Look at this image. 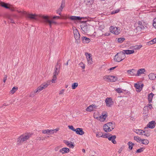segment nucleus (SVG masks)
<instances>
[{
    "label": "nucleus",
    "instance_id": "obj_51",
    "mask_svg": "<svg viewBox=\"0 0 156 156\" xmlns=\"http://www.w3.org/2000/svg\"><path fill=\"white\" fill-rule=\"evenodd\" d=\"M110 32H107V33L105 34H103L102 35H103L104 36H108L110 35Z\"/></svg>",
    "mask_w": 156,
    "mask_h": 156
},
{
    "label": "nucleus",
    "instance_id": "obj_49",
    "mask_svg": "<svg viewBox=\"0 0 156 156\" xmlns=\"http://www.w3.org/2000/svg\"><path fill=\"white\" fill-rule=\"evenodd\" d=\"M119 9H117L113 11L111 13H112V14H114L118 12H119Z\"/></svg>",
    "mask_w": 156,
    "mask_h": 156
},
{
    "label": "nucleus",
    "instance_id": "obj_62",
    "mask_svg": "<svg viewBox=\"0 0 156 156\" xmlns=\"http://www.w3.org/2000/svg\"><path fill=\"white\" fill-rule=\"evenodd\" d=\"M142 47V45H139V46H138V47L136 48L137 49H139L141 48Z\"/></svg>",
    "mask_w": 156,
    "mask_h": 156
},
{
    "label": "nucleus",
    "instance_id": "obj_64",
    "mask_svg": "<svg viewBox=\"0 0 156 156\" xmlns=\"http://www.w3.org/2000/svg\"><path fill=\"white\" fill-rule=\"evenodd\" d=\"M115 68H116V67H112L109 69V70H112L113 69Z\"/></svg>",
    "mask_w": 156,
    "mask_h": 156
},
{
    "label": "nucleus",
    "instance_id": "obj_7",
    "mask_svg": "<svg viewBox=\"0 0 156 156\" xmlns=\"http://www.w3.org/2000/svg\"><path fill=\"white\" fill-rule=\"evenodd\" d=\"M58 63H57V65L55 67V71L53 73V78L51 80L52 83L55 82V81L57 79L56 76L58 74L59 72V68L60 67V66L58 65Z\"/></svg>",
    "mask_w": 156,
    "mask_h": 156
},
{
    "label": "nucleus",
    "instance_id": "obj_8",
    "mask_svg": "<svg viewBox=\"0 0 156 156\" xmlns=\"http://www.w3.org/2000/svg\"><path fill=\"white\" fill-rule=\"evenodd\" d=\"M133 131L138 134L140 135H144L146 136H149L150 135V133L149 132H146V130H143L140 129H133Z\"/></svg>",
    "mask_w": 156,
    "mask_h": 156
},
{
    "label": "nucleus",
    "instance_id": "obj_32",
    "mask_svg": "<svg viewBox=\"0 0 156 156\" xmlns=\"http://www.w3.org/2000/svg\"><path fill=\"white\" fill-rule=\"evenodd\" d=\"M128 145L129 146V148L131 150L132 149L133 146L134 145V144L131 142H129L128 143Z\"/></svg>",
    "mask_w": 156,
    "mask_h": 156
},
{
    "label": "nucleus",
    "instance_id": "obj_4",
    "mask_svg": "<svg viewBox=\"0 0 156 156\" xmlns=\"http://www.w3.org/2000/svg\"><path fill=\"white\" fill-rule=\"evenodd\" d=\"M40 16L43 19V22L45 24H48L50 27H51L52 24L57 23L56 22L53 20H50V17L48 16Z\"/></svg>",
    "mask_w": 156,
    "mask_h": 156
},
{
    "label": "nucleus",
    "instance_id": "obj_48",
    "mask_svg": "<svg viewBox=\"0 0 156 156\" xmlns=\"http://www.w3.org/2000/svg\"><path fill=\"white\" fill-rule=\"evenodd\" d=\"M153 26L156 29V18L153 20Z\"/></svg>",
    "mask_w": 156,
    "mask_h": 156
},
{
    "label": "nucleus",
    "instance_id": "obj_42",
    "mask_svg": "<svg viewBox=\"0 0 156 156\" xmlns=\"http://www.w3.org/2000/svg\"><path fill=\"white\" fill-rule=\"evenodd\" d=\"M86 110L88 112H91L93 110V108H92V107L91 105H90L89 107H88L86 109Z\"/></svg>",
    "mask_w": 156,
    "mask_h": 156
},
{
    "label": "nucleus",
    "instance_id": "obj_22",
    "mask_svg": "<svg viewBox=\"0 0 156 156\" xmlns=\"http://www.w3.org/2000/svg\"><path fill=\"white\" fill-rule=\"evenodd\" d=\"M42 132L44 134L47 133L48 134H52L54 133V130L49 129L44 130H42Z\"/></svg>",
    "mask_w": 156,
    "mask_h": 156
},
{
    "label": "nucleus",
    "instance_id": "obj_35",
    "mask_svg": "<svg viewBox=\"0 0 156 156\" xmlns=\"http://www.w3.org/2000/svg\"><path fill=\"white\" fill-rule=\"evenodd\" d=\"M134 140H136L137 142L139 143H141L142 140L140 137H138L137 136H134Z\"/></svg>",
    "mask_w": 156,
    "mask_h": 156
},
{
    "label": "nucleus",
    "instance_id": "obj_43",
    "mask_svg": "<svg viewBox=\"0 0 156 156\" xmlns=\"http://www.w3.org/2000/svg\"><path fill=\"white\" fill-rule=\"evenodd\" d=\"M125 40V38H119L118 39V42L119 43H122Z\"/></svg>",
    "mask_w": 156,
    "mask_h": 156
},
{
    "label": "nucleus",
    "instance_id": "obj_33",
    "mask_svg": "<svg viewBox=\"0 0 156 156\" xmlns=\"http://www.w3.org/2000/svg\"><path fill=\"white\" fill-rule=\"evenodd\" d=\"M50 81L49 82H48L47 83H44L41 84V85L42 86L43 88L44 89L46 88L49 84H50Z\"/></svg>",
    "mask_w": 156,
    "mask_h": 156
},
{
    "label": "nucleus",
    "instance_id": "obj_12",
    "mask_svg": "<svg viewBox=\"0 0 156 156\" xmlns=\"http://www.w3.org/2000/svg\"><path fill=\"white\" fill-rule=\"evenodd\" d=\"M82 31L85 33H87L90 29V26L89 24L84 23L80 26Z\"/></svg>",
    "mask_w": 156,
    "mask_h": 156
},
{
    "label": "nucleus",
    "instance_id": "obj_15",
    "mask_svg": "<svg viewBox=\"0 0 156 156\" xmlns=\"http://www.w3.org/2000/svg\"><path fill=\"white\" fill-rule=\"evenodd\" d=\"M105 102L106 105L108 107H111L113 104V102L112 101V99L110 98H107L105 100Z\"/></svg>",
    "mask_w": 156,
    "mask_h": 156
},
{
    "label": "nucleus",
    "instance_id": "obj_19",
    "mask_svg": "<svg viewBox=\"0 0 156 156\" xmlns=\"http://www.w3.org/2000/svg\"><path fill=\"white\" fill-rule=\"evenodd\" d=\"M64 143L66 144L68 147L70 148H73L74 147V145L72 144V143L67 140H64L63 141Z\"/></svg>",
    "mask_w": 156,
    "mask_h": 156
},
{
    "label": "nucleus",
    "instance_id": "obj_5",
    "mask_svg": "<svg viewBox=\"0 0 156 156\" xmlns=\"http://www.w3.org/2000/svg\"><path fill=\"white\" fill-rule=\"evenodd\" d=\"M126 57V56L123 52L120 51L117 53L114 56V59L115 61L120 62Z\"/></svg>",
    "mask_w": 156,
    "mask_h": 156
},
{
    "label": "nucleus",
    "instance_id": "obj_14",
    "mask_svg": "<svg viewBox=\"0 0 156 156\" xmlns=\"http://www.w3.org/2000/svg\"><path fill=\"white\" fill-rule=\"evenodd\" d=\"M65 6V0H62V1L61 5L59 8L56 11V13L61 15V12L62 11Z\"/></svg>",
    "mask_w": 156,
    "mask_h": 156
},
{
    "label": "nucleus",
    "instance_id": "obj_26",
    "mask_svg": "<svg viewBox=\"0 0 156 156\" xmlns=\"http://www.w3.org/2000/svg\"><path fill=\"white\" fill-rule=\"evenodd\" d=\"M145 72V70L144 69H141L138 70L137 74L136 76H139L141 74L144 73Z\"/></svg>",
    "mask_w": 156,
    "mask_h": 156
},
{
    "label": "nucleus",
    "instance_id": "obj_52",
    "mask_svg": "<svg viewBox=\"0 0 156 156\" xmlns=\"http://www.w3.org/2000/svg\"><path fill=\"white\" fill-rule=\"evenodd\" d=\"M7 79V76L6 75H5L3 80L4 82L5 83V81Z\"/></svg>",
    "mask_w": 156,
    "mask_h": 156
},
{
    "label": "nucleus",
    "instance_id": "obj_3",
    "mask_svg": "<svg viewBox=\"0 0 156 156\" xmlns=\"http://www.w3.org/2000/svg\"><path fill=\"white\" fill-rule=\"evenodd\" d=\"M30 137V135L28 134L22 135L17 139V144L19 145L22 144L24 142L28 140Z\"/></svg>",
    "mask_w": 156,
    "mask_h": 156
},
{
    "label": "nucleus",
    "instance_id": "obj_10",
    "mask_svg": "<svg viewBox=\"0 0 156 156\" xmlns=\"http://www.w3.org/2000/svg\"><path fill=\"white\" fill-rule=\"evenodd\" d=\"M74 36L76 40V42L77 43H79L80 41V35L78 30L75 28L73 29Z\"/></svg>",
    "mask_w": 156,
    "mask_h": 156
},
{
    "label": "nucleus",
    "instance_id": "obj_37",
    "mask_svg": "<svg viewBox=\"0 0 156 156\" xmlns=\"http://www.w3.org/2000/svg\"><path fill=\"white\" fill-rule=\"evenodd\" d=\"M93 0H84L85 2L87 5H90L93 2Z\"/></svg>",
    "mask_w": 156,
    "mask_h": 156
},
{
    "label": "nucleus",
    "instance_id": "obj_59",
    "mask_svg": "<svg viewBox=\"0 0 156 156\" xmlns=\"http://www.w3.org/2000/svg\"><path fill=\"white\" fill-rule=\"evenodd\" d=\"M94 118L98 119V120H99V117H97L95 115H94Z\"/></svg>",
    "mask_w": 156,
    "mask_h": 156
},
{
    "label": "nucleus",
    "instance_id": "obj_53",
    "mask_svg": "<svg viewBox=\"0 0 156 156\" xmlns=\"http://www.w3.org/2000/svg\"><path fill=\"white\" fill-rule=\"evenodd\" d=\"M10 11H15L16 10L15 9H14V8L12 6H11V5H10Z\"/></svg>",
    "mask_w": 156,
    "mask_h": 156
},
{
    "label": "nucleus",
    "instance_id": "obj_54",
    "mask_svg": "<svg viewBox=\"0 0 156 156\" xmlns=\"http://www.w3.org/2000/svg\"><path fill=\"white\" fill-rule=\"evenodd\" d=\"M64 91V89L62 90H60V91L59 93V94H62L63 93Z\"/></svg>",
    "mask_w": 156,
    "mask_h": 156
},
{
    "label": "nucleus",
    "instance_id": "obj_28",
    "mask_svg": "<svg viewBox=\"0 0 156 156\" xmlns=\"http://www.w3.org/2000/svg\"><path fill=\"white\" fill-rule=\"evenodd\" d=\"M148 77L151 80H154L156 79V74L151 73L148 75Z\"/></svg>",
    "mask_w": 156,
    "mask_h": 156
},
{
    "label": "nucleus",
    "instance_id": "obj_20",
    "mask_svg": "<svg viewBox=\"0 0 156 156\" xmlns=\"http://www.w3.org/2000/svg\"><path fill=\"white\" fill-rule=\"evenodd\" d=\"M76 133L77 134L81 135H83L84 133V132L81 128H76Z\"/></svg>",
    "mask_w": 156,
    "mask_h": 156
},
{
    "label": "nucleus",
    "instance_id": "obj_21",
    "mask_svg": "<svg viewBox=\"0 0 156 156\" xmlns=\"http://www.w3.org/2000/svg\"><path fill=\"white\" fill-rule=\"evenodd\" d=\"M68 18L73 21L80 20H82V18L79 16H71Z\"/></svg>",
    "mask_w": 156,
    "mask_h": 156
},
{
    "label": "nucleus",
    "instance_id": "obj_2",
    "mask_svg": "<svg viewBox=\"0 0 156 156\" xmlns=\"http://www.w3.org/2000/svg\"><path fill=\"white\" fill-rule=\"evenodd\" d=\"M18 12L20 13L21 15H24L25 17L30 20H37V15L36 14H33L27 12L25 11H19L17 10Z\"/></svg>",
    "mask_w": 156,
    "mask_h": 156
},
{
    "label": "nucleus",
    "instance_id": "obj_56",
    "mask_svg": "<svg viewBox=\"0 0 156 156\" xmlns=\"http://www.w3.org/2000/svg\"><path fill=\"white\" fill-rule=\"evenodd\" d=\"M104 26L103 25H101L99 26V28H100V29H104Z\"/></svg>",
    "mask_w": 156,
    "mask_h": 156
},
{
    "label": "nucleus",
    "instance_id": "obj_61",
    "mask_svg": "<svg viewBox=\"0 0 156 156\" xmlns=\"http://www.w3.org/2000/svg\"><path fill=\"white\" fill-rule=\"evenodd\" d=\"M59 147H56L55 148V151H58V149H59Z\"/></svg>",
    "mask_w": 156,
    "mask_h": 156
},
{
    "label": "nucleus",
    "instance_id": "obj_50",
    "mask_svg": "<svg viewBox=\"0 0 156 156\" xmlns=\"http://www.w3.org/2000/svg\"><path fill=\"white\" fill-rule=\"evenodd\" d=\"M108 136L107 134H105L104 135H103V136H102V137H104V138H107L108 139V138L109 137V136Z\"/></svg>",
    "mask_w": 156,
    "mask_h": 156
},
{
    "label": "nucleus",
    "instance_id": "obj_60",
    "mask_svg": "<svg viewBox=\"0 0 156 156\" xmlns=\"http://www.w3.org/2000/svg\"><path fill=\"white\" fill-rule=\"evenodd\" d=\"M148 107L150 109H151L152 108V105L151 104L148 105Z\"/></svg>",
    "mask_w": 156,
    "mask_h": 156
},
{
    "label": "nucleus",
    "instance_id": "obj_31",
    "mask_svg": "<svg viewBox=\"0 0 156 156\" xmlns=\"http://www.w3.org/2000/svg\"><path fill=\"white\" fill-rule=\"evenodd\" d=\"M156 43V37L154 38L151 41H149L147 43V44L149 45H151L154 44Z\"/></svg>",
    "mask_w": 156,
    "mask_h": 156
},
{
    "label": "nucleus",
    "instance_id": "obj_58",
    "mask_svg": "<svg viewBox=\"0 0 156 156\" xmlns=\"http://www.w3.org/2000/svg\"><path fill=\"white\" fill-rule=\"evenodd\" d=\"M122 149H123V148L122 147H121L120 148V149L118 151L119 153L120 154L122 150Z\"/></svg>",
    "mask_w": 156,
    "mask_h": 156
},
{
    "label": "nucleus",
    "instance_id": "obj_23",
    "mask_svg": "<svg viewBox=\"0 0 156 156\" xmlns=\"http://www.w3.org/2000/svg\"><path fill=\"white\" fill-rule=\"evenodd\" d=\"M82 41L84 43H88L90 41V39L86 37H82Z\"/></svg>",
    "mask_w": 156,
    "mask_h": 156
},
{
    "label": "nucleus",
    "instance_id": "obj_34",
    "mask_svg": "<svg viewBox=\"0 0 156 156\" xmlns=\"http://www.w3.org/2000/svg\"><path fill=\"white\" fill-rule=\"evenodd\" d=\"M149 141L148 140L146 139H142L141 142V143L147 145L149 143Z\"/></svg>",
    "mask_w": 156,
    "mask_h": 156
},
{
    "label": "nucleus",
    "instance_id": "obj_55",
    "mask_svg": "<svg viewBox=\"0 0 156 156\" xmlns=\"http://www.w3.org/2000/svg\"><path fill=\"white\" fill-rule=\"evenodd\" d=\"M34 96V93L33 92H31L30 94L29 95V96L31 97H33Z\"/></svg>",
    "mask_w": 156,
    "mask_h": 156
},
{
    "label": "nucleus",
    "instance_id": "obj_16",
    "mask_svg": "<svg viewBox=\"0 0 156 156\" xmlns=\"http://www.w3.org/2000/svg\"><path fill=\"white\" fill-rule=\"evenodd\" d=\"M155 121H153L150 122L147 125V127H145V129L148 128L151 129H153L155 126Z\"/></svg>",
    "mask_w": 156,
    "mask_h": 156
},
{
    "label": "nucleus",
    "instance_id": "obj_18",
    "mask_svg": "<svg viewBox=\"0 0 156 156\" xmlns=\"http://www.w3.org/2000/svg\"><path fill=\"white\" fill-rule=\"evenodd\" d=\"M0 6L4 7L6 9H10V5L0 1Z\"/></svg>",
    "mask_w": 156,
    "mask_h": 156
},
{
    "label": "nucleus",
    "instance_id": "obj_44",
    "mask_svg": "<svg viewBox=\"0 0 156 156\" xmlns=\"http://www.w3.org/2000/svg\"><path fill=\"white\" fill-rule=\"evenodd\" d=\"M144 148L143 147L141 148L136 150V153H141L144 151Z\"/></svg>",
    "mask_w": 156,
    "mask_h": 156
},
{
    "label": "nucleus",
    "instance_id": "obj_63",
    "mask_svg": "<svg viewBox=\"0 0 156 156\" xmlns=\"http://www.w3.org/2000/svg\"><path fill=\"white\" fill-rule=\"evenodd\" d=\"M91 105V106L92 107V108H93H93H95L96 107V106L95 105Z\"/></svg>",
    "mask_w": 156,
    "mask_h": 156
},
{
    "label": "nucleus",
    "instance_id": "obj_9",
    "mask_svg": "<svg viewBox=\"0 0 156 156\" xmlns=\"http://www.w3.org/2000/svg\"><path fill=\"white\" fill-rule=\"evenodd\" d=\"M103 79L106 81L111 82H114L117 80V78L112 76H106L103 77Z\"/></svg>",
    "mask_w": 156,
    "mask_h": 156
},
{
    "label": "nucleus",
    "instance_id": "obj_47",
    "mask_svg": "<svg viewBox=\"0 0 156 156\" xmlns=\"http://www.w3.org/2000/svg\"><path fill=\"white\" fill-rule=\"evenodd\" d=\"M134 87L136 89H139L140 88V85L139 83H136L134 84Z\"/></svg>",
    "mask_w": 156,
    "mask_h": 156
},
{
    "label": "nucleus",
    "instance_id": "obj_38",
    "mask_svg": "<svg viewBox=\"0 0 156 156\" xmlns=\"http://www.w3.org/2000/svg\"><path fill=\"white\" fill-rule=\"evenodd\" d=\"M103 135V134L101 132H100L96 133V136L98 138L102 137Z\"/></svg>",
    "mask_w": 156,
    "mask_h": 156
},
{
    "label": "nucleus",
    "instance_id": "obj_30",
    "mask_svg": "<svg viewBox=\"0 0 156 156\" xmlns=\"http://www.w3.org/2000/svg\"><path fill=\"white\" fill-rule=\"evenodd\" d=\"M153 96L154 94L152 93H151L148 95V98L149 103L151 102Z\"/></svg>",
    "mask_w": 156,
    "mask_h": 156
},
{
    "label": "nucleus",
    "instance_id": "obj_24",
    "mask_svg": "<svg viewBox=\"0 0 156 156\" xmlns=\"http://www.w3.org/2000/svg\"><path fill=\"white\" fill-rule=\"evenodd\" d=\"M107 115L106 114H104L103 113L102 115L99 116V121L101 122H104L106 119Z\"/></svg>",
    "mask_w": 156,
    "mask_h": 156
},
{
    "label": "nucleus",
    "instance_id": "obj_41",
    "mask_svg": "<svg viewBox=\"0 0 156 156\" xmlns=\"http://www.w3.org/2000/svg\"><path fill=\"white\" fill-rule=\"evenodd\" d=\"M115 91H116L117 93H120L122 92V89L120 88H118L115 89Z\"/></svg>",
    "mask_w": 156,
    "mask_h": 156
},
{
    "label": "nucleus",
    "instance_id": "obj_17",
    "mask_svg": "<svg viewBox=\"0 0 156 156\" xmlns=\"http://www.w3.org/2000/svg\"><path fill=\"white\" fill-rule=\"evenodd\" d=\"M109 136L108 138V140L110 141H111L112 143L114 144L116 143V142L115 140L116 136L115 135H109Z\"/></svg>",
    "mask_w": 156,
    "mask_h": 156
},
{
    "label": "nucleus",
    "instance_id": "obj_13",
    "mask_svg": "<svg viewBox=\"0 0 156 156\" xmlns=\"http://www.w3.org/2000/svg\"><path fill=\"white\" fill-rule=\"evenodd\" d=\"M85 55L86 56L88 64L89 65L91 64L92 63L93 61L91 54L86 52L85 53Z\"/></svg>",
    "mask_w": 156,
    "mask_h": 156
},
{
    "label": "nucleus",
    "instance_id": "obj_25",
    "mask_svg": "<svg viewBox=\"0 0 156 156\" xmlns=\"http://www.w3.org/2000/svg\"><path fill=\"white\" fill-rule=\"evenodd\" d=\"M69 151V149L66 147H64L61 149L59 152H61L62 154H64L65 153H68Z\"/></svg>",
    "mask_w": 156,
    "mask_h": 156
},
{
    "label": "nucleus",
    "instance_id": "obj_36",
    "mask_svg": "<svg viewBox=\"0 0 156 156\" xmlns=\"http://www.w3.org/2000/svg\"><path fill=\"white\" fill-rule=\"evenodd\" d=\"M18 90L17 87H14L12 88V89L10 90V93L13 94L15 92H16Z\"/></svg>",
    "mask_w": 156,
    "mask_h": 156
},
{
    "label": "nucleus",
    "instance_id": "obj_39",
    "mask_svg": "<svg viewBox=\"0 0 156 156\" xmlns=\"http://www.w3.org/2000/svg\"><path fill=\"white\" fill-rule=\"evenodd\" d=\"M136 72V71L134 69H132L131 70H129L127 71V72L128 73H129L131 75H133Z\"/></svg>",
    "mask_w": 156,
    "mask_h": 156
},
{
    "label": "nucleus",
    "instance_id": "obj_29",
    "mask_svg": "<svg viewBox=\"0 0 156 156\" xmlns=\"http://www.w3.org/2000/svg\"><path fill=\"white\" fill-rule=\"evenodd\" d=\"M44 89V88H43V87L41 84L40 86H39L37 88V90H34V93H38Z\"/></svg>",
    "mask_w": 156,
    "mask_h": 156
},
{
    "label": "nucleus",
    "instance_id": "obj_1",
    "mask_svg": "<svg viewBox=\"0 0 156 156\" xmlns=\"http://www.w3.org/2000/svg\"><path fill=\"white\" fill-rule=\"evenodd\" d=\"M136 28L134 30V32L136 33L147 28V24L143 21H139L138 22Z\"/></svg>",
    "mask_w": 156,
    "mask_h": 156
},
{
    "label": "nucleus",
    "instance_id": "obj_45",
    "mask_svg": "<svg viewBox=\"0 0 156 156\" xmlns=\"http://www.w3.org/2000/svg\"><path fill=\"white\" fill-rule=\"evenodd\" d=\"M79 65L83 69H84L85 68V65L82 62H81L79 64Z\"/></svg>",
    "mask_w": 156,
    "mask_h": 156
},
{
    "label": "nucleus",
    "instance_id": "obj_6",
    "mask_svg": "<svg viewBox=\"0 0 156 156\" xmlns=\"http://www.w3.org/2000/svg\"><path fill=\"white\" fill-rule=\"evenodd\" d=\"M114 123L112 122H109L103 126V129L106 132H109L112 131L114 128L113 126V124Z\"/></svg>",
    "mask_w": 156,
    "mask_h": 156
},
{
    "label": "nucleus",
    "instance_id": "obj_57",
    "mask_svg": "<svg viewBox=\"0 0 156 156\" xmlns=\"http://www.w3.org/2000/svg\"><path fill=\"white\" fill-rule=\"evenodd\" d=\"M60 18V17L59 16H54L53 17V19H59Z\"/></svg>",
    "mask_w": 156,
    "mask_h": 156
},
{
    "label": "nucleus",
    "instance_id": "obj_46",
    "mask_svg": "<svg viewBox=\"0 0 156 156\" xmlns=\"http://www.w3.org/2000/svg\"><path fill=\"white\" fill-rule=\"evenodd\" d=\"M68 127L70 129L72 130L73 131L76 132V129H74L73 126H69Z\"/></svg>",
    "mask_w": 156,
    "mask_h": 156
},
{
    "label": "nucleus",
    "instance_id": "obj_11",
    "mask_svg": "<svg viewBox=\"0 0 156 156\" xmlns=\"http://www.w3.org/2000/svg\"><path fill=\"white\" fill-rule=\"evenodd\" d=\"M109 30L112 33L116 35H118L120 32L119 27H116L114 26H111L109 28Z\"/></svg>",
    "mask_w": 156,
    "mask_h": 156
},
{
    "label": "nucleus",
    "instance_id": "obj_40",
    "mask_svg": "<svg viewBox=\"0 0 156 156\" xmlns=\"http://www.w3.org/2000/svg\"><path fill=\"white\" fill-rule=\"evenodd\" d=\"M78 86V83H73L72 86V89H75Z\"/></svg>",
    "mask_w": 156,
    "mask_h": 156
},
{
    "label": "nucleus",
    "instance_id": "obj_27",
    "mask_svg": "<svg viewBox=\"0 0 156 156\" xmlns=\"http://www.w3.org/2000/svg\"><path fill=\"white\" fill-rule=\"evenodd\" d=\"M123 52V53H124V55H125V54L129 55L133 53L134 52V51L133 50H124Z\"/></svg>",
    "mask_w": 156,
    "mask_h": 156
}]
</instances>
